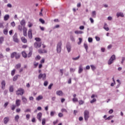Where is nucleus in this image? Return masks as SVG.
Listing matches in <instances>:
<instances>
[{
	"label": "nucleus",
	"instance_id": "2f4dec72",
	"mask_svg": "<svg viewBox=\"0 0 125 125\" xmlns=\"http://www.w3.org/2000/svg\"><path fill=\"white\" fill-rule=\"evenodd\" d=\"M9 90L10 92H13V90H14L13 86H12V85L10 86L9 87Z\"/></svg>",
	"mask_w": 125,
	"mask_h": 125
},
{
	"label": "nucleus",
	"instance_id": "f3484780",
	"mask_svg": "<svg viewBox=\"0 0 125 125\" xmlns=\"http://www.w3.org/2000/svg\"><path fill=\"white\" fill-rule=\"evenodd\" d=\"M21 103V101L20 100H16V105L17 107H19Z\"/></svg>",
	"mask_w": 125,
	"mask_h": 125
},
{
	"label": "nucleus",
	"instance_id": "b1692460",
	"mask_svg": "<svg viewBox=\"0 0 125 125\" xmlns=\"http://www.w3.org/2000/svg\"><path fill=\"white\" fill-rule=\"evenodd\" d=\"M17 52H14L11 54V58L13 59L16 56Z\"/></svg>",
	"mask_w": 125,
	"mask_h": 125
},
{
	"label": "nucleus",
	"instance_id": "9b49d317",
	"mask_svg": "<svg viewBox=\"0 0 125 125\" xmlns=\"http://www.w3.org/2000/svg\"><path fill=\"white\" fill-rule=\"evenodd\" d=\"M83 71V65L81 64L79 66V70H78L79 74L82 73Z\"/></svg>",
	"mask_w": 125,
	"mask_h": 125
},
{
	"label": "nucleus",
	"instance_id": "5701e85b",
	"mask_svg": "<svg viewBox=\"0 0 125 125\" xmlns=\"http://www.w3.org/2000/svg\"><path fill=\"white\" fill-rule=\"evenodd\" d=\"M43 97L42 95L39 96L37 98H36L37 101H40V100H42Z\"/></svg>",
	"mask_w": 125,
	"mask_h": 125
},
{
	"label": "nucleus",
	"instance_id": "37998d69",
	"mask_svg": "<svg viewBox=\"0 0 125 125\" xmlns=\"http://www.w3.org/2000/svg\"><path fill=\"white\" fill-rule=\"evenodd\" d=\"M80 56H78L76 58H73L72 60H74V61L79 60V59H80Z\"/></svg>",
	"mask_w": 125,
	"mask_h": 125
},
{
	"label": "nucleus",
	"instance_id": "69168bd1",
	"mask_svg": "<svg viewBox=\"0 0 125 125\" xmlns=\"http://www.w3.org/2000/svg\"><path fill=\"white\" fill-rule=\"evenodd\" d=\"M11 25L12 26V27H15V22L14 21H13L11 23Z\"/></svg>",
	"mask_w": 125,
	"mask_h": 125
},
{
	"label": "nucleus",
	"instance_id": "bb28decb",
	"mask_svg": "<svg viewBox=\"0 0 125 125\" xmlns=\"http://www.w3.org/2000/svg\"><path fill=\"white\" fill-rule=\"evenodd\" d=\"M21 40L24 43H26L27 42V39H26L25 37H21Z\"/></svg>",
	"mask_w": 125,
	"mask_h": 125
},
{
	"label": "nucleus",
	"instance_id": "ea45409f",
	"mask_svg": "<svg viewBox=\"0 0 125 125\" xmlns=\"http://www.w3.org/2000/svg\"><path fill=\"white\" fill-rule=\"evenodd\" d=\"M79 42H78V44L80 45L82 43V42H83V39L79 38Z\"/></svg>",
	"mask_w": 125,
	"mask_h": 125
},
{
	"label": "nucleus",
	"instance_id": "cd10ccee",
	"mask_svg": "<svg viewBox=\"0 0 125 125\" xmlns=\"http://www.w3.org/2000/svg\"><path fill=\"white\" fill-rule=\"evenodd\" d=\"M18 77H19V75H15L14 78H13V81L14 82H16V81H17V79H18Z\"/></svg>",
	"mask_w": 125,
	"mask_h": 125
},
{
	"label": "nucleus",
	"instance_id": "20e7f679",
	"mask_svg": "<svg viewBox=\"0 0 125 125\" xmlns=\"http://www.w3.org/2000/svg\"><path fill=\"white\" fill-rule=\"evenodd\" d=\"M24 92H25V91H24V89L21 88H20L17 91V95H21L22 96L24 94Z\"/></svg>",
	"mask_w": 125,
	"mask_h": 125
},
{
	"label": "nucleus",
	"instance_id": "f8f14e48",
	"mask_svg": "<svg viewBox=\"0 0 125 125\" xmlns=\"http://www.w3.org/2000/svg\"><path fill=\"white\" fill-rule=\"evenodd\" d=\"M22 30L23 36H24V37H27V28L23 27Z\"/></svg>",
	"mask_w": 125,
	"mask_h": 125
},
{
	"label": "nucleus",
	"instance_id": "5fc2aeb1",
	"mask_svg": "<svg viewBox=\"0 0 125 125\" xmlns=\"http://www.w3.org/2000/svg\"><path fill=\"white\" fill-rule=\"evenodd\" d=\"M42 125H45V119L44 118L42 120Z\"/></svg>",
	"mask_w": 125,
	"mask_h": 125
},
{
	"label": "nucleus",
	"instance_id": "bf43d9fd",
	"mask_svg": "<svg viewBox=\"0 0 125 125\" xmlns=\"http://www.w3.org/2000/svg\"><path fill=\"white\" fill-rule=\"evenodd\" d=\"M52 85H53V83L50 84V85L48 87V89H51V87H52Z\"/></svg>",
	"mask_w": 125,
	"mask_h": 125
},
{
	"label": "nucleus",
	"instance_id": "4c0bfd02",
	"mask_svg": "<svg viewBox=\"0 0 125 125\" xmlns=\"http://www.w3.org/2000/svg\"><path fill=\"white\" fill-rule=\"evenodd\" d=\"M112 118H114V116H110L106 118L105 120H108V121H110V120H112Z\"/></svg>",
	"mask_w": 125,
	"mask_h": 125
},
{
	"label": "nucleus",
	"instance_id": "603ef678",
	"mask_svg": "<svg viewBox=\"0 0 125 125\" xmlns=\"http://www.w3.org/2000/svg\"><path fill=\"white\" fill-rule=\"evenodd\" d=\"M75 71H76L75 69H74L73 68H70V72H71V73H74V72H75Z\"/></svg>",
	"mask_w": 125,
	"mask_h": 125
},
{
	"label": "nucleus",
	"instance_id": "09e8293b",
	"mask_svg": "<svg viewBox=\"0 0 125 125\" xmlns=\"http://www.w3.org/2000/svg\"><path fill=\"white\" fill-rule=\"evenodd\" d=\"M15 69H13L12 71H11V75L12 76H14V75H15Z\"/></svg>",
	"mask_w": 125,
	"mask_h": 125
},
{
	"label": "nucleus",
	"instance_id": "49530a36",
	"mask_svg": "<svg viewBox=\"0 0 125 125\" xmlns=\"http://www.w3.org/2000/svg\"><path fill=\"white\" fill-rule=\"evenodd\" d=\"M4 22H0V28H2L3 29L4 28V26H3Z\"/></svg>",
	"mask_w": 125,
	"mask_h": 125
},
{
	"label": "nucleus",
	"instance_id": "0e129e2a",
	"mask_svg": "<svg viewBox=\"0 0 125 125\" xmlns=\"http://www.w3.org/2000/svg\"><path fill=\"white\" fill-rule=\"evenodd\" d=\"M125 60V57H122L121 64H124V62Z\"/></svg>",
	"mask_w": 125,
	"mask_h": 125
},
{
	"label": "nucleus",
	"instance_id": "052dcab7",
	"mask_svg": "<svg viewBox=\"0 0 125 125\" xmlns=\"http://www.w3.org/2000/svg\"><path fill=\"white\" fill-rule=\"evenodd\" d=\"M47 84H48V82L47 81H45L44 82V86H47Z\"/></svg>",
	"mask_w": 125,
	"mask_h": 125
},
{
	"label": "nucleus",
	"instance_id": "774afa93",
	"mask_svg": "<svg viewBox=\"0 0 125 125\" xmlns=\"http://www.w3.org/2000/svg\"><path fill=\"white\" fill-rule=\"evenodd\" d=\"M26 118L27 120H29L30 119V114H27L26 115Z\"/></svg>",
	"mask_w": 125,
	"mask_h": 125
},
{
	"label": "nucleus",
	"instance_id": "2eb2a0df",
	"mask_svg": "<svg viewBox=\"0 0 125 125\" xmlns=\"http://www.w3.org/2000/svg\"><path fill=\"white\" fill-rule=\"evenodd\" d=\"M4 125H6L9 122V117H5L3 119Z\"/></svg>",
	"mask_w": 125,
	"mask_h": 125
},
{
	"label": "nucleus",
	"instance_id": "a19ab883",
	"mask_svg": "<svg viewBox=\"0 0 125 125\" xmlns=\"http://www.w3.org/2000/svg\"><path fill=\"white\" fill-rule=\"evenodd\" d=\"M15 108H16V105L15 104L11 106V110H12V111H14V110H15Z\"/></svg>",
	"mask_w": 125,
	"mask_h": 125
},
{
	"label": "nucleus",
	"instance_id": "9d476101",
	"mask_svg": "<svg viewBox=\"0 0 125 125\" xmlns=\"http://www.w3.org/2000/svg\"><path fill=\"white\" fill-rule=\"evenodd\" d=\"M42 112H39L37 114V119L40 122H42Z\"/></svg>",
	"mask_w": 125,
	"mask_h": 125
},
{
	"label": "nucleus",
	"instance_id": "680f3d73",
	"mask_svg": "<svg viewBox=\"0 0 125 125\" xmlns=\"http://www.w3.org/2000/svg\"><path fill=\"white\" fill-rule=\"evenodd\" d=\"M92 41H93V40L92 39V38H88V41L89 42H92Z\"/></svg>",
	"mask_w": 125,
	"mask_h": 125
},
{
	"label": "nucleus",
	"instance_id": "1a4fd4ad",
	"mask_svg": "<svg viewBox=\"0 0 125 125\" xmlns=\"http://www.w3.org/2000/svg\"><path fill=\"white\" fill-rule=\"evenodd\" d=\"M38 52L40 54H42V53H47V51H46L45 49L42 50V49H40L38 50Z\"/></svg>",
	"mask_w": 125,
	"mask_h": 125
},
{
	"label": "nucleus",
	"instance_id": "ddd939ff",
	"mask_svg": "<svg viewBox=\"0 0 125 125\" xmlns=\"http://www.w3.org/2000/svg\"><path fill=\"white\" fill-rule=\"evenodd\" d=\"M28 36L29 39L33 38V35L32 34V29H29L28 32Z\"/></svg>",
	"mask_w": 125,
	"mask_h": 125
},
{
	"label": "nucleus",
	"instance_id": "58836bf2",
	"mask_svg": "<svg viewBox=\"0 0 125 125\" xmlns=\"http://www.w3.org/2000/svg\"><path fill=\"white\" fill-rule=\"evenodd\" d=\"M3 34L4 35H7V34H8V30H7V29H4Z\"/></svg>",
	"mask_w": 125,
	"mask_h": 125
},
{
	"label": "nucleus",
	"instance_id": "aec40b11",
	"mask_svg": "<svg viewBox=\"0 0 125 125\" xmlns=\"http://www.w3.org/2000/svg\"><path fill=\"white\" fill-rule=\"evenodd\" d=\"M56 94L57 95H59V96H62V95H63V92H62V91L61 90L57 91L56 92Z\"/></svg>",
	"mask_w": 125,
	"mask_h": 125
},
{
	"label": "nucleus",
	"instance_id": "a878e982",
	"mask_svg": "<svg viewBox=\"0 0 125 125\" xmlns=\"http://www.w3.org/2000/svg\"><path fill=\"white\" fill-rule=\"evenodd\" d=\"M35 40L36 41V42H42L41 41H42V39L40 38H35Z\"/></svg>",
	"mask_w": 125,
	"mask_h": 125
},
{
	"label": "nucleus",
	"instance_id": "c03bdc74",
	"mask_svg": "<svg viewBox=\"0 0 125 125\" xmlns=\"http://www.w3.org/2000/svg\"><path fill=\"white\" fill-rule=\"evenodd\" d=\"M3 37H0V44H1V43H2V42H3Z\"/></svg>",
	"mask_w": 125,
	"mask_h": 125
},
{
	"label": "nucleus",
	"instance_id": "e2e57ef3",
	"mask_svg": "<svg viewBox=\"0 0 125 125\" xmlns=\"http://www.w3.org/2000/svg\"><path fill=\"white\" fill-rule=\"evenodd\" d=\"M58 116L60 118H62V117H63V114H62V113H59Z\"/></svg>",
	"mask_w": 125,
	"mask_h": 125
},
{
	"label": "nucleus",
	"instance_id": "a18cd8bd",
	"mask_svg": "<svg viewBox=\"0 0 125 125\" xmlns=\"http://www.w3.org/2000/svg\"><path fill=\"white\" fill-rule=\"evenodd\" d=\"M39 21L42 24H44V23H45L44 20H43L42 19H39Z\"/></svg>",
	"mask_w": 125,
	"mask_h": 125
},
{
	"label": "nucleus",
	"instance_id": "e433bc0d",
	"mask_svg": "<svg viewBox=\"0 0 125 125\" xmlns=\"http://www.w3.org/2000/svg\"><path fill=\"white\" fill-rule=\"evenodd\" d=\"M18 120H19V115H17L15 117V121L18 122Z\"/></svg>",
	"mask_w": 125,
	"mask_h": 125
},
{
	"label": "nucleus",
	"instance_id": "3c124183",
	"mask_svg": "<svg viewBox=\"0 0 125 125\" xmlns=\"http://www.w3.org/2000/svg\"><path fill=\"white\" fill-rule=\"evenodd\" d=\"M84 102L83 100H80L79 101V104L80 105H83Z\"/></svg>",
	"mask_w": 125,
	"mask_h": 125
},
{
	"label": "nucleus",
	"instance_id": "7c9ffc66",
	"mask_svg": "<svg viewBox=\"0 0 125 125\" xmlns=\"http://www.w3.org/2000/svg\"><path fill=\"white\" fill-rule=\"evenodd\" d=\"M20 56H21L20 54L17 53L16 54L15 59H17V60L19 59V58H20Z\"/></svg>",
	"mask_w": 125,
	"mask_h": 125
},
{
	"label": "nucleus",
	"instance_id": "72a5a7b5",
	"mask_svg": "<svg viewBox=\"0 0 125 125\" xmlns=\"http://www.w3.org/2000/svg\"><path fill=\"white\" fill-rule=\"evenodd\" d=\"M16 69H20L21 68V63H18L16 65Z\"/></svg>",
	"mask_w": 125,
	"mask_h": 125
},
{
	"label": "nucleus",
	"instance_id": "0eeeda50",
	"mask_svg": "<svg viewBox=\"0 0 125 125\" xmlns=\"http://www.w3.org/2000/svg\"><path fill=\"white\" fill-rule=\"evenodd\" d=\"M34 45L35 48H40L42 46V42H35Z\"/></svg>",
	"mask_w": 125,
	"mask_h": 125
},
{
	"label": "nucleus",
	"instance_id": "864d4df0",
	"mask_svg": "<svg viewBox=\"0 0 125 125\" xmlns=\"http://www.w3.org/2000/svg\"><path fill=\"white\" fill-rule=\"evenodd\" d=\"M89 20L92 24H93V23H94V20H93V19H92V18H90Z\"/></svg>",
	"mask_w": 125,
	"mask_h": 125
},
{
	"label": "nucleus",
	"instance_id": "6e6552de",
	"mask_svg": "<svg viewBox=\"0 0 125 125\" xmlns=\"http://www.w3.org/2000/svg\"><path fill=\"white\" fill-rule=\"evenodd\" d=\"M66 48L67 49L68 52V53L70 52L71 51V44L69 42L67 43L66 45Z\"/></svg>",
	"mask_w": 125,
	"mask_h": 125
},
{
	"label": "nucleus",
	"instance_id": "39448f33",
	"mask_svg": "<svg viewBox=\"0 0 125 125\" xmlns=\"http://www.w3.org/2000/svg\"><path fill=\"white\" fill-rule=\"evenodd\" d=\"M13 40L15 42H19V39H18L17 33H15L14 36H13Z\"/></svg>",
	"mask_w": 125,
	"mask_h": 125
},
{
	"label": "nucleus",
	"instance_id": "4468645a",
	"mask_svg": "<svg viewBox=\"0 0 125 125\" xmlns=\"http://www.w3.org/2000/svg\"><path fill=\"white\" fill-rule=\"evenodd\" d=\"M1 84L2 89H4L5 88V81L4 80H2L1 81Z\"/></svg>",
	"mask_w": 125,
	"mask_h": 125
},
{
	"label": "nucleus",
	"instance_id": "338daca9",
	"mask_svg": "<svg viewBox=\"0 0 125 125\" xmlns=\"http://www.w3.org/2000/svg\"><path fill=\"white\" fill-rule=\"evenodd\" d=\"M95 39L97 42H99V41H100V38H99L97 36L95 37Z\"/></svg>",
	"mask_w": 125,
	"mask_h": 125
},
{
	"label": "nucleus",
	"instance_id": "393cba45",
	"mask_svg": "<svg viewBox=\"0 0 125 125\" xmlns=\"http://www.w3.org/2000/svg\"><path fill=\"white\" fill-rule=\"evenodd\" d=\"M21 54L22 55V57H24V58H27V54L25 51L22 52Z\"/></svg>",
	"mask_w": 125,
	"mask_h": 125
},
{
	"label": "nucleus",
	"instance_id": "c85d7f7f",
	"mask_svg": "<svg viewBox=\"0 0 125 125\" xmlns=\"http://www.w3.org/2000/svg\"><path fill=\"white\" fill-rule=\"evenodd\" d=\"M83 46H84L86 52H87V49H88V46L87 45V44L84 43L83 44Z\"/></svg>",
	"mask_w": 125,
	"mask_h": 125
},
{
	"label": "nucleus",
	"instance_id": "79ce46f5",
	"mask_svg": "<svg viewBox=\"0 0 125 125\" xmlns=\"http://www.w3.org/2000/svg\"><path fill=\"white\" fill-rule=\"evenodd\" d=\"M70 38L72 42H75V38H74V36L73 35H70Z\"/></svg>",
	"mask_w": 125,
	"mask_h": 125
},
{
	"label": "nucleus",
	"instance_id": "4d7b16f0",
	"mask_svg": "<svg viewBox=\"0 0 125 125\" xmlns=\"http://www.w3.org/2000/svg\"><path fill=\"white\" fill-rule=\"evenodd\" d=\"M73 102H78V99L77 98H74L72 99Z\"/></svg>",
	"mask_w": 125,
	"mask_h": 125
},
{
	"label": "nucleus",
	"instance_id": "8fccbe9b",
	"mask_svg": "<svg viewBox=\"0 0 125 125\" xmlns=\"http://www.w3.org/2000/svg\"><path fill=\"white\" fill-rule=\"evenodd\" d=\"M54 114H55V111H51L50 112L51 117H53V116H54Z\"/></svg>",
	"mask_w": 125,
	"mask_h": 125
},
{
	"label": "nucleus",
	"instance_id": "c9c22d12",
	"mask_svg": "<svg viewBox=\"0 0 125 125\" xmlns=\"http://www.w3.org/2000/svg\"><path fill=\"white\" fill-rule=\"evenodd\" d=\"M33 53V51H30L29 53L27 55V57L30 58L32 56V54Z\"/></svg>",
	"mask_w": 125,
	"mask_h": 125
},
{
	"label": "nucleus",
	"instance_id": "423d86ee",
	"mask_svg": "<svg viewBox=\"0 0 125 125\" xmlns=\"http://www.w3.org/2000/svg\"><path fill=\"white\" fill-rule=\"evenodd\" d=\"M42 78L43 81H45V79H46V74L45 73L44 74H40L38 76V79L41 80Z\"/></svg>",
	"mask_w": 125,
	"mask_h": 125
},
{
	"label": "nucleus",
	"instance_id": "6ab92c4d",
	"mask_svg": "<svg viewBox=\"0 0 125 125\" xmlns=\"http://www.w3.org/2000/svg\"><path fill=\"white\" fill-rule=\"evenodd\" d=\"M20 23L21 25L22 26L23 28H24V27H25V25H26V21H25V20H22Z\"/></svg>",
	"mask_w": 125,
	"mask_h": 125
},
{
	"label": "nucleus",
	"instance_id": "7ed1b4c3",
	"mask_svg": "<svg viewBox=\"0 0 125 125\" xmlns=\"http://www.w3.org/2000/svg\"><path fill=\"white\" fill-rule=\"evenodd\" d=\"M114 60H116V56L113 55L110 58L108 62V65H111L114 62Z\"/></svg>",
	"mask_w": 125,
	"mask_h": 125
},
{
	"label": "nucleus",
	"instance_id": "f704fd0d",
	"mask_svg": "<svg viewBox=\"0 0 125 125\" xmlns=\"http://www.w3.org/2000/svg\"><path fill=\"white\" fill-rule=\"evenodd\" d=\"M18 29L20 31V32H22V25H19L18 26Z\"/></svg>",
	"mask_w": 125,
	"mask_h": 125
},
{
	"label": "nucleus",
	"instance_id": "4be33fe9",
	"mask_svg": "<svg viewBox=\"0 0 125 125\" xmlns=\"http://www.w3.org/2000/svg\"><path fill=\"white\" fill-rule=\"evenodd\" d=\"M9 19V15H5L4 17V21H7Z\"/></svg>",
	"mask_w": 125,
	"mask_h": 125
},
{
	"label": "nucleus",
	"instance_id": "dca6fc26",
	"mask_svg": "<svg viewBox=\"0 0 125 125\" xmlns=\"http://www.w3.org/2000/svg\"><path fill=\"white\" fill-rule=\"evenodd\" d=\"M21 100H22L23 104H26L27 101V99L26 98H25V97L22 96Z\"/></svg>",
	"mask_w": 125,
	"mask_h": 125
},
{
	"label": "nucleus",
	"instance_id": "de8ad7c7",
	"mask_svg": "<svg viewBox=\"0 0 125 125\" xmlns=\"http://www.w3.org/2000/svg\"><path fill=\"white\" fill-rule=\"evenodd\" d=\"M90 102L91 104H92V103H94V102H96V99H93L92 100H91Z\"/></svg>",
	"mask_w": 125,
	"mask_h": 125
},
{
	"label": "nucleus",
	"instance_id": "6e6d98bb",
	"mask_svg": "<svg viewBox=\"0 0 125 125\" xmlns=\"http://www.w3.org/2000/svg\"><path fill=\"white\" fill-rule=\"evenodd\" d=\"M36 60H40L41 59V56L40 55L37 56V57L35 58Z\"/></svg>",
	"mask_w": 125,
	"mask_h": 125
},
{
	"label": "nucleus",
	"instance_id": "f03ea898",
	"mask_svg": "<svg viewBox=\"0 0 125 125\" xmlns=\"http://www.w3.org/2000/svg\"><path fill=\"white\" fill-rule=\"evenodd\" d=\"M61 46H62V42H60L57 45V52L58 53H61V49L62 48Z\"/></svg>",
	"mask_w": 125,
	"mask_h": 125
},
{
	"label": "nucleus",
	"instance_id": "473e14b6",
	"mask_svg": "<svg viewBox=\"0 0 125 125\" xmlns=\"http://www.w3.org/2000/svg\"><path fill=\"white\" fill-rule=\"evenodd\" d=\"M83 32L82 31H78V30H76L75 31V34H83Z\"/></svg>",
	"mask_w": 125,
	"mask_h": 125
},
{
	"label": "nucleus",
	"instance_id": "a211bd4d",
	"mask_svg": "<svg viewBox=\"0 0 125 125\" xmlns=\"http://www.w3.org/2000/svg\"><path fill=\"white\" fill-rule=\"evenodd\" d=\"M116 16H117V18H119V17H124V16H125L124 15V13L120 12V13H117Z\"/></svg>",
	"mask_w": 125,
	"mask_h": 125
},
{
	"label": "nucleus",
	"instance_id": "13d9d810",
	"mask_svg": "<svg viewBox=\"0 0 125 125\" xmlns=\"http://www.w3.org/2000/svg\"><path fill=\"white\" fill-rule=\"evenodd\" d=\"M91 68L93 71H94L95 70V66L93 65H91Z\"/></svg>",
	"mask_w": 125,
	"mask_h": 125
},
{
	"label": "nucleus",
	"instance_id": "c756f323",
	"mask_svg": "<svg viewBox=\"0 0 125 125\" xmlns=\"http://www.w3.org/2000/svg\"><path fill=\"white\" fill-rule=\"evenodd\" d=\"M92 17H94V18H95L96 17V11H94L92 13Z\"/></svg>",
	"mask_w": 125,
	"mask_h": 125
},
{
	"label": "nucleus",
	"instance_id": "412c9836",
	"mask_svg": "<svg viewBox=\"0 0 125 125\" xmlns=\"http://www.w3.org/2000/svg\"><path fill=\"white\" fill-rule=\"evenodd\" d=\"M104 30H105V31L109 30V27H108V25H107V23L106 22H105L104 24Z\"/></svg>",
	"mask_w": 125,
	"mask_h": 125
},
{
	"label": "nucleus",
	"instance_id": "f257e3e1",
	"mask_svg": "<svg viewBox=\"0 0 125 125\" xmlns=\"http://www.w3.org/2000/svg\"><path fill=\"white\" fill-rule=\"evenodd\" d=\"M84 119L85 122L88 121V119H89V111L88 110H85L84 111Z\"/></svg>",
	"mask_w": 125,
	"mask_h": 125
}]
</instances>
